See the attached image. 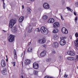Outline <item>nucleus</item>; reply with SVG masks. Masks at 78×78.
<instances>
[{
	"mask_svg": "<svg viewBox=\"0 0 78 78\" xmlns=\"http://www.w3.org/2000/svg\"><path fill=\"white\" fill-rule=\"evenodd\" d=\"M61 19L62 20H64V19L63 18V17H62V15H61Z\"/></svg>",
	"mask_w": 78,
	"mask_h": 78,
	"instance_id": "obj_34",
	"label": "nucleus"
},
{
	"mask_svg": "<svg viewBox=\"0 0 78 78\" xmlns=\"http://www.w3.org/2000/svg\"><path fill=\"white\" fill-rule=\"evenodd\" d=\"M27 12L29 14H30V13H31V9L28 8L27 10Z\"/></svg>",
	"mask_w": 78,
	"mask_h": 78,
	"instance_id": "obj_26",
	"label": "nucleus"
},
{
	"mask_svg": "<svg viewBox=\"0 0 78 78\" xmlns=\"http://www.w3.org/2000/svg\"><path fill=\"white\" fill-rule=\"evenodd\" d=\"M67 54L69 55H70L71 56H75V53L74 52L71 51H67Z\"/></svg>",
	"mask_w": 78,
	"mask_h": 78,
	"instance_id": "obj_9",
	"label": "nucleus"
},
{
	"mask_svg": "<svg viewBox=\"0 0 78 78\" xmlns=\"http://www.w3.org/2000/svg\"><path fill=\"white\" fill-rule=\"evenodd\" d=\"M43 47H44V48H46V45L44 44L43 45Z\"/></svg>",
	"mask_w": 78,
	"mask_h": 78,
	"instance_id": "obj_38",
	"label": "nucleus"
},
{
	"mask_svg": "<svg viewBox=\"0 0 78 78\" xmlns=\"http://www.w3.org/2000/svg\"><path fill=\"white\" fill-rule=\"evenodd\" d=\"M6 58H7V55H6Z\"/></svg>",
	"mask_w": 78,
	"mask_h": 78,
	"instance_id": "obj_55",
	"label": "nucleus"
},
{
	"mask_svg": "<svg viewBox=\"0 0 78 78\" xmlns=\"http://www.w3.org/2000/svg\"><path fill=\"white\" fill-rule=\"evenodd\" d=\"M40 31L41 33H43L44 34H47L48 33V30L47 29L45 28V27L44 26L42 27L41 28Z\"/></svg>",
	"mask_w": 78,
	"mask_h": 78,
	"instance_id": "obj_2",
	"label": "nucleus"
},
{
	"mask_svg": "<svg viewBox=\"0 0 78 78\" xmlns=\"http://www.w3.org/2000/svg\"><path fill=\"white\" fill-rule=\"evenodd\" d=\"M66 8L68 11H71V12H72V11H73V10H72V9H71L69 7H66Z\"/></svg>",
	"mask_w": 78,
	"mask_h": 78,
	"instance_id": "obj_27",
	"label": "nucleus"
},
{
	"mask_svg": "<svg viewBox=\"0 0 78 78\" xmlns=\"http://www.w3.org/2000/svg\"><path fill=\"white\" fill-rule=\"evenodd\" d=\"M72 37H71L70 38V39H72Z\"/></svg>",
	"mask_w": 78,
	"mask_h": 78,
	"instance_id": "obj_53",
	"label": "nucleus"
},
{
	"mask_svg": "<svg viewBox=\"0 0 78 78\" xmlns=\"http://www.w3.org/2000/svg\"><path fill=\"white\" fill-rule=\"evenodd\" d=\"M12 64H13V66H14V67H15V66H16V62H12Z\"/></svg>",
	"mask_w": 78,
	"mask_h": 78,
	"instance_id": "obj_32",
	"label": "nucleus"
},
{
	"mask_svg": "<svg viewBox=\"0 0 78 78\" xmlns=\"http://www.w3.org/2000/svg\"><path fill=\"white\" fill-rule=\"evenodd\" d=\"M62 31L63 34H67L68 30L65 27H63L62 29Z\"/></svg>",
	"mask_w": 78,
	"mask_h": 78,
	"instance_id": "obj_8",
	"label": "nucleus"
},
{
	"mask_svg": "<svg viewBox=\"0 0 78 78\" xmlns=\"http://www.w3.org/2000/svg\"><path fill=\"white\" fill-rule=\"evenodd\" d=\"M33 66L35 69H37L39 68V64L37 63H34Z\"/></svg>",
	"mask_w": 78,
	"mask_h": 78,
	"instance_id": "obj_10",
	"label": "nucleus"
},
{
	"mask_svg": "<svg viewBox=\"0 0 78 78\" xmlns=\"http://www.w3.org/2000/svg\"><path fill=\"white\" fill-rule=\"evenodd\" d=\"M51 53L53 54H56V51H55V50H51Z\"/></svg>",
	"mask_w": 78,
	"mask_h": 78,
	"instance_id": "obj_29",
	"label": "nucleus"
},
{
	"mask_svg": "<svg viewBox=\"0 0 78 78\" xmlns=\"http://www.w3.org/2000/svg\"><path fill=\"white\" fill-rule=\"evenodd\" d=\"M59 72H61V69H60V71H59Z\"/></svg>",
	"mask_w": 78,
	"mask_h": 78,
	"instance_id": "obj_50",
	"label": "nucleus"
},
{
	"mask_svg": "<svg viewBox=\"0 0 78 78\" xmlns=\"http://www.w3.org/2000/svg\"><path fill=\"white\" fill-rule=\"evenodd\" d=\"M73 13H74V14L75 16H76V12H74Z\"/></svg>",
	"mask_w": 78,
	"mask_h": 78,
	"instance_id": "obj_41",
	"label": "nucleus"
},
{
	"mask_svg": "<svg viewBox=\"0 0 78 78\" xmlns=\"http://www.w3.org/2000/svg\"><path fill=\"white\" fill-rule=\"evenodd\" d=\"M62 2L63 5L64 4V3H65V1L64 0H62Z\"/></svg>",
	"mask_w": 78,
	"mask_h": 78,
	"instance_id": "obj_35",
	"label": "nucleus"
},
{
	"mask_svg": "<svg viewBox=\"0 0 78 78\" xmlns=\"http://www.w3.org/2000/svg\"><path fill=\"white\" fill-rule=\"evenodd\" d=\"M31 2H34V0H29Z\"/></svg>",
	"mask_w": 78,
	"mask_h": 78,
	"instance_id": "obj_45",
	"label": "nucleus"
},
{
	"mask_svg": "<svg viewBox=\"0 0 78 78\" xmlns=\"http://www.w3.org/2000/svg\"><path fill=\"white\" fill-rule=\"evenodd\" d=\"M3 5H4L3 6L4 9H5V3L4 2H3Z\"/></svg>",
	"mask_w": 78,
	"mask_h": 78,
	"instance_id": "obj_37",
	"label": "nucleus"
},
{
	"mask_svg": "<svg viewBox=\"0 0 78 78\" xmlns=\"http://www.w3.org/2000/svg\"><path fill=\"white\" fill-rule=\"evenodd\" d=\"M75 36L76 37H78V32H77L75 33Z\"/></svg>",
	"mask_w": 78,
	"mask_h": 78,
	"instance_id": "obj_33",
	"label": "nucleus"
},
{
	"mask_svg": "<svg viewBox=\"0 0 78 78\" xmlns=\"http://www.w3.org/2000/svg\"><path fill=\"white\" fill-rule=\"evenodd\" d=\"M67 76V75L65 74V75L64 76V77H66Z\"/></svg>",
	"mask_w": 78,
	"mask_h": 78,
	"instance_id": "obj_42",
	"label": "nucleus"
},
{
	"mask_svg": "<svg viewBox=\"0 0 78 78\" xmlns=\"http://www.w3.org/2000/svg\"><path fill=\"white\" fill-rule=\"evenodd\" d=\"M22 9H24V6H23V5H22Z\"/></svg>",
	"mask_w": 78,
	"mask_h": 78,
	"instance_id": "obj_43",
	"label": "nucleus"
},
{
	"mask_svg": "<svg viewBox=\"0 0 78 78\" xmlns=\"http://www.w3.org/2000/svg\"><path fill=\"white\" fill-rule=\"evenodd\" d=\"M47 17H48L47 16H43V19L44 20H46V19H47Z\"/></svg>",
	"mask_w": 78,
	"mask_h": 78,
	"instance_id": "obj_28",
	"label": "nucleus"
},
{
	"mask_svg": "<svg viewBox=\"0 0 78 78\" xmlns=\"http://www.w3.org/2000/svg\"><path fill=\"white\" fill-rule=\"evenodd\" d=\"M74 43H75V47L77 50H78V43H75V41H74Z\"/></svg>",
	"mask_w": 78,
	"mask_h": 78,
	"instance_id": "obj_25",
	"label": "nucleus"
},
{
	"mask_svg": "<svg viewBox=\"0 0 78 78\" xmlns=\"http://www.w3.org/2000/svg\"><path fill=\"white\" fill-rule=\"evenodd\" d=\"M46 61L47 62H50L51 61V58H47L46 59Z\"/></svg>",
	"mask_w": 78,
	"mask_h": 78,
	"instance_id": "obj_30",
	"label": "nucleus"
},
{
	"mask_svg": "<svg viewBox=\"0 0 78 78\" xmlns=\"http://www.w3.org/2000/svg\"><path fill=\"white\" fill-rule=\"evenodd\" d=\"M60 26L59 23L58 22H55L54 23L53 27L54 28H57Z\"/></svg>",
	"mask_w": 78,
	"mask_h": 78,
	"instance_id": "obj_11",
	"label": "nucleus"
},
{
	"mask_svg": "<svg viewBox=\"0 0 78 78\" xmlns=\"http://www.w3.org/2000/svg\"><path fill=\"white\" fill-rule=\"evenodd\" d=\"M1 65L2 67H6V62L4 59L2 60L1 62Z\"/></svg>",
	"mask_w": 78,
	"mask_h": 78,
	"instance_id": "obj_6",
	"label": "nucleus"
},
{
	"mask_svg": "<svg viewBox=\"0 0 78 78\" xmlns=\"http://www.w3.org/2000/svg\"><path fill=\"white\" fill-rule=\"evenodd\" d=\"M20 78H23V76H22L21 77H20Z\"/></svg>",
	"mask_w": 78,
	"mask_h": 78,
	"instance_id": "obj_47",
	"label": "nucleus"
},
{
	"mask_svg": "<svg viewBox=\"0 0 78 78\" xmlns=\"http://www.w3.org/2000/svg\"><path fill=\"white\" fill-rule=\"evenodd\" d=\"M7 59H8L7 58V59H6V61H7V62H8V60H7Z\"/></svg>",
	"mask_w": 78,
	"mask_h": 78,
	"instance_id": "obj_51",
	"label": "nucleus"
},
{
	"mask_svg": "<svg viewBox=\"0 0 78 78\" xmlns=\"http://www.w3.org/2000/svg\"><path fill=\"white\" fill-rule=\"evenodd\" d=\"M22 66H23V62H22Z\"/></svg>",
	"mask_w": 78,
	"mask_h": 78,
	"instance_id": "obj_52",
	"label": "nucleus"
},
{
	"mask_svg": "<svg viewBox=\"0 0 78 78\" xmlns=\"http://www.w3.org/2000/svg\"><path fill=\"white\" fill-rule=\"evenodd\" d=\"M34 75H37V74H38V71H37L34 70Z\"/></svg>",
	"mask_w": 78,
	"mask_h": 78,
	"instance_id": "obj_24",
	"label": "nucleus"
},
{
	"mask_svg": "<svg viewBox=\"0 0 78 78\" xmlns=\"http://www.w3.org/2000/svg\"><path fill=\"white\" fill-rule=\"evenodd\" d=\"M16 22H17V20L16 19H12L10 21L9 29L11 28L13 33H16L17 31V28L16 27H13V26L16 23Z\"/></svg>",
	"mask_w": 78,
	"mask_h": 78,
	"instance_id": "obj_1",
	"label": "nucleus"
},
{
	"mask_svg": "<svg viewBox=\"0 0 78 78\" xmlns=\"http://www.w3.org/2000/svg\"><path fill=\"white\" fill-rule=\"evenodd\" d=\"M76 5H78V2H77L75 3Z\"/></svg>",
	"mask_w": 78,
	"mask_h": 78,
	"instance_id": "obj_40",
	"label": "nucleus"
},
{
	"mask_svg": "<svg viewBox=\"0 0 78 78\" xmlns=\"http://www.w3.org/2000/svg\"><path fill=\"white\" fill-rule=\"evenodd\" d=\"M31 63V60L30 59H27L25 61V64L26 65H29Z\"/></svg>",
	"mask_w": 78,
	"mask_h": 78,
	"instance_id": "obj_12",
	"label": "nucleus"
},
{
	"mask_svg": "<svg viewBox=\"0 0 78 78\" xmlns=\"http://www.w3.org/2000/svg\"><path fill=\"white\" fill-rule=\"evenodd\" d=\"M36 31H37V32H40V30H39V28H37L35 29Z\"/></svg>",
	"mask_w": 78,
	"mask_h": 78,
	"instance_id": "obj_31",
	"label": "nucleus"
},
{
	"mask_svg": "<svg viewBox=\"0 0 78 78\" xmlns=\"http://www.w3.org/2000/svg\"><path fill=\"white\" fill-rule=\"evenodd\" d=\"M77 69H78V66L77 67Z\"/></svg>",
	"mask_w": 78,
	"mask_h": 78,
	"instance_id": "obj_54",
	"label": "nucleus"
},
{
	"mask_svg": "<svg viewBox=\"0 0 78 78\" xmlns=\"http://www.w3.org/2000/svg\"><path fill=\"white\" fill-rule=\"evenodd\" d=\"M14 58L15 59H17V55H16V51L15 49H14Z\"/></svg>",
	"mask_w": 78,
	"mask_h": 78,
	"instance_id": "obj_19",
	"label": "nucleus"
},
{
	"mask_svg": "<svg viewBox=\"0 0 78 78\" xmlns=\"http://www.w3.org/2000/svg\"><path fill=\"white\" fill-rule=\"evenodd\" d=\"M31 44V42H30L29 43V44H28V45H30Z\"/></svg>",
	"mask_w": 78,
	"mask_h": 78,
	"instance_id": "obj_44",
	"label": "nucleus"
},
{
	"mask_svg": "<svg viewBox=\"0 0 78 78\" xmlns=\"http://www.w3.org/2000/svg\"><path fill=\"white\" fill-rule=\"evenodd\" d=\"M77 78H78V77H77Z\"/></svg>",
	"mask_w": 78,
	"mask_h": 78,
	"instance_id": "obj_57",
	"label": "nucleus"
},
{
	"mask_svg": "<svg viewBox=\"0 0 78 78\" xmlns=\"http://www.w3.org/2000/svg\"><path fill=\"white\" fill-rule=\"evenodd\" d=\"M2 31H5V32H6V31L5 30H3Z\"/></svg>",
	"mask_w": 78,
	"mask_h": 78,
	"instance_id": "obj_48",
	"label": "nucleus"
},
{
	"mask_svg": "<svg viewBox=\"0 0 78 78\" xmlns=\"http://www.w3.org/2000/svg\"><path fill=\"white\" fill-rule=\"evenodd\" d=\"M32 48L31 47H29L28 49V52H32Z\"/></svg>",
	"mask_w": 78,
	"mask_h": 78,
	"instance_id": "obj_23",
	"label": "nucleus"
},
{
	"mask_svg": "<svg viewBox=\"0 0 78 78\" xmlns=\"http://www.w3.org/2000/svg\"><path fill=\"white\" fill-rule=\"evenodd\" d=\"M58 32L59 29L57 28H56L53 30L52 33H58Z\"/></svg>",
	"mask_w": 78,
	"mask_h": 78,
	"instance_id": "obj_16",
	"label": "nucleus"
},
{
	"mask_svg": "<svg viewBox=\"0 0 78 78\" xmlns=\"http://www.w3.org/2000/svg\"><path fill=\"white\" fill-rule=\"evenodd\" d=\"M43 7L45 9H48L50 8V6L47 3L45 2L43 4Z\"/></svg>",
	"mask_w": 78,
	"mask_h": 78,
	"instance_id": "obj_7",
	"label": "nucleus"
},
{
	"mask_svg": "<svg viewBox=\"0 0 78 78\" xmlns=\"http://www.w3.org/2000/svg\"><path fill=\"white\" fill-rule=\"evenodd\" d=\"M14 36L12 34H10L9 37V41L10 42H12L14 41Z\"/></svg>",
	"mask_w": 78,
	"mask_h": 78,
	"instance_id": "obj_4",
	"label": "nucleus"
},
{
	"mask_svg": "<svg viewBox=\"0 0 78 78\" xmlns=\"http://www.w3.org/2000/svg\"><path fill=\"white\" fill-rule=\"evenodd\" d=\"M77 20H78V17H76L75 19V20L77 21Z\"/></svg>",
	"mask_w": 78,
	"mask_h": 78,
	"instance_id": "obj_39",
	"label": "nucleus"
},
{
	"mask_svg": "<svg viewBox=\"0 0 78 78\" xmlns=\"http://www.w3.org/2000/svg\"><path fill=\"white\" fill-rule=\"evenodd\" d=\"M45 54H46V52L45 51H42L41 52L40 54V56L41 57L44 56L45 55Z\"/></svg>",
	"mask_w": 78,
	"mask_h": 78,
	"instance_id": "obj_17",
	"label": "nucleus"
},
{
	"mask_svg": "<svg viewBox=\"0 0 78 78\" xmlns=\"http://www.w3.org/2000/svg\"><path fill=\"white\" fill-rule=\"evenodd\" d=\"M53 44H54V45L55 46V47H58V43L57 42H55L53 43Z\"/></svg>",
	"mask_w": 78,
	"mask_h": 78,
	"instance_id": "obj_21",
	"label": "nucleus"
},
{
	"mask_svg": "<svg viewBox=\"0 0 78 78\" xmlns=\"http://www.w3.org/2000/svg\"><path fill=\"white\" fill-rule=\"evenodd\" d=\"M54 22L55 20H54V19L53 18H50L48 20V23H53Z\"/></svg>",
	"mask_w": 78,
	"mask_h": 78,
	"instance_id": "obj_14",
	"label": "nucleus"
},
{
	"mask_svg": "<svg viewBox=\"0 0 78 78\" xmlns=\"http://www.w3.org/2000/svg\"><path fill=\"white\" fill-rule=\"evenodd\" d=\"M4 1H5V0H2V1L3 2H4Z\"/></svg>",
	"mask_w": 78,
	"mask_h": 78,
	"instance_id": "obj_49",
	"label": "nucleus"
},
{
	"mask_svg": "<svg viewBox=\"0 0 78 78\" xmlns=\"http://www.w3.org/2000/svg\"><path fill=\"white\" fill-rule=\"evenodd\" d=\"M2 74H4V75H6L7 74V69L6 68H4L3 69V71H2Z\"/></svg>",
	"mask_w": 78,
	"mask_h": 78,
	"instance_id": "obj_13",
	"label": "nucleus"
},
{
	"mask_svg": "<svg viewBox=\"0 0 78 78\" xmlns=\"http://www.w3.org/2000/svg\"><path fill=\"white\" fill-rule=\"evenodd\" d=\"M58 35H57L55 34L54 36V39H55V40H57L58 39Z\"/></svg>",
	"mask_w": 78,
	"mask_h": 78,
	"instance_id": "obj_22",
	"label": "nucleus"
},
{
	"mask_svg": "<svg viewBox=\"0 0 78 78\" xmlns=\"http://www.w3.org/2000/svg\"><path fill=\"white\" fill-rule=\"evenodd\" d=\"M21 56H23V53H22V54H21Z\"/></svg>",
	"mask_w": 78,
	"mask_h": 78,
	"instance_id": "obj_46",
	"label": "nucleus"
},
{
	"mask_svg": "<svg viewBox=\"0 0 78 78\" xmlns=\"http://www.w3.org/2000/svg\"><path fill=\"white\" fill-rule=\"evenodd\" d=\"M61 40L60 41L59 43L62 46H64V45H66V41L64 40V39H66V37H61Z\"/></svg>",
	"mask_w": 78,
	"mask_h": 78,
	"instance_id": "obj_3",
	"label": "nucleus"
},
{
	"mask_svg": "<svg viewBox=\"0 0 78 78\" xmlns=\"http://www.w3.org/2000/svg\"><path fill=\"white\" fill-rule=\"evenodd\" d=\"M23 20H24V17L21 16L19 18V22L20 23H21V22H22Z\"/></svg>",
	"mask_w": 78,
	"mask_h": 78,
	"instance_id": "obj_15",
	"label": "nucleus"
},
{
	"mask_svg": "<svg viewBox=\"0 0 78 78\" xmlns=\"http://www.w3.org/2000/svg\"><path fill=\"white\" fill-rule=\"evenodd\" d=\"M78 55H77L76 56V61H77L78 60Z\"/></svg>",
	"mask_w": 78,
	"mask_h": 78,
	"instance_id": "obj_36",
	"label": "nucleus"
},
{
	"mask_svg": "<svg viewBox=\"0 0 78 78\" xmlns=\"http://www.w3.org/2000/svg\"><path fill=\"white\" fill-rule=\"evenodd\" d=\"M38 43L41 44H43L44 43H45L46 42V40L44 38L39 39L38 41Z\"/></svg>",
	"mask_w": 78,
	"mask_h": 78,
	"instance_id": "obj_5",
	"label": "nucleus"
},
{
	"mask_svg": "<svg viewBox=\"0 0 78 78\" xmlns=\"http://www.w3.org/2000/svg\"><path fill=\"white\" fill-rule=\"evenodd\" d=\"M25 52H24V54H25Z\"/></svg>",
	"mask_w": 78,
	"mask_h": 78,
	"instance_id": "obj_56",
	"label": "nucleus"
},
{
	"mask_svg": "<svg viewBox=\"0 0 78 78\" xmlns=\"http://www.w3.org/2000/svg\"><path fill=\"white\" fill-rule=\"evenodd\" d=\"M32 29H33V27H31V26L30 25L29 27V33L31 32L32 31Z\"/></svg>",
	"mask_w": 78,
	"mask_h": 78,
	"instance_id": "obj_20",
	"label": "nucleus"
},
{
	"mask_svg": "<svg viewBox=\"0 0 78 78\" xmlns=\"http://www.w3.org/2000/svg\"><path fill=\"white\" fill-rule=\"evenodd\" d=\"M67 59H68V60H70V61H74V60H75V58L74 57H68Z\"/></svg>",
	"mask_w": 78,
	"mask_h": 78,
	"instance_id": "obj_18",
	"label": "nucleus"
}]
</instances>
